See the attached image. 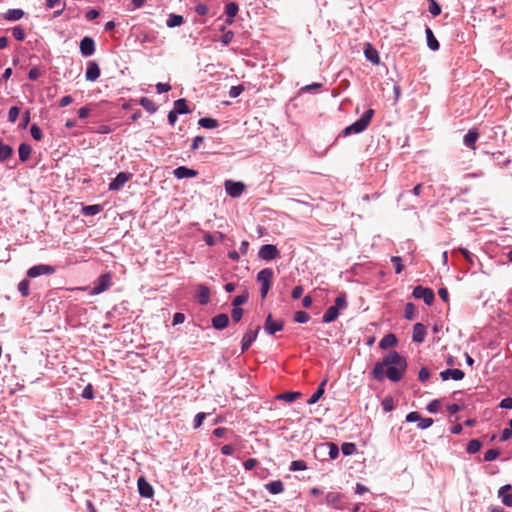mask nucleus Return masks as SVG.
Returning <instances> with one entry per match:
<instances>
[{"instance_id": "a211bd4d", "label": "nucleus", "mask_w": 512, "mask_h": 512, "mask_svg": "<svg viewBox=\"0 0 512 512\" xmlns=\"http://www.w3.org/2000/svg\"><path fill=\"white\" fill-rule=\"evenodd\" d=\"M46 7L48 9L56 8V10L53 13L54 17L60 16L63 11L65 10L66 3L63 0H47L46 1Z\"/></svg>"}, {"instance_id": "37998d69", "label": "nucleus", "mask_w": 512, "mask_h": 512, "mask_svg": "<svg viewBox=\"0 0 512 512\" xmlns=\"http://www.w3.org/2000/svg\"><path fill=\"white\" fill-rule=\"evenodd\" d=\"M306 469H307V465H306V462L303 460H295V461L291 462V465H290L291 471H301V470H306Z\"/></svg>"}, {"instance_id": "1a4fd4ad", "label": "nucleus", "mask_w": 512, "mask_h": 512, "mask_svg": "<svg viewBox=\"0 0 512 512\" xmlns=\"http://www.w3.org/2000/svg\"><path fill=\"white\" fill-rule=\"evenodd\" d=\"M284 327V321L283 320H273L272 315L269 314L266 318L265 324H264V330L270 334L273 335L278 331H281Z\"/></svg>"}, {"instance_id": "423d86ee", "label": "nucleus", "mask_w": 512, "mask_h": 512, "mask_svg": "<svg viewBox=\"0 0 512 512\" xmlns=\"http://www.w3.org/2000/svg\"><path fill=\"white\" fill-rule=\"evenodd\" d=\"M56 269L54 266L47 265V264H39L35 265L28 269L27 276L29 278H36L41 275H52L55 273Z\"/></svg>"}, {"instance_id": "052dcab7", "label": "nucleus", "mask_w": 512, "mask_h": 512, "mask_svg": "<svg viewBox=\"0 0 512 512\" xmlns=\"http://www.w3.org/2000/svg\"><path fill=\"white\" fill-rule=\"evenodd\" d=\"M430 377V372L429 370L426 368V367H422L419 371V374H418V379L421 381V382H425L429 379Z\"/></svg>"}, {"instance_id": "72a5a7b5", "label": "nucleus", "mask_w": 512, "mask_h": 512, "mask_svg": "<svg viewBox=\"0 0 512 512\" xmlns=\"http://www.w3.org/2000/svg\"><path fill=\"white\" fill-rule=\"evenodd\" d=\"M102 211V206L95 204V205H87L82 208V213L86 216H92L100 213Z\"/></svg>"}, {"instance_id": "2eb2a0df", "label": "nucleus", "mask_w": 512, "mask_h": 512, "mask_svg": "<svg viewBox=\"0 0 512 512\" xmlns=\"http://www.w3.org/2000/svg\"><path fill=\"white\" fill-rule=\"evenodd\" d=\"M464 376V372L460 369H446L440 373V377L443 381H446L449 378H452L455 381H459L462 380Z\"/></svg>"}, {"instance_id": "4468645a", "label": "nucleus", "mask_w": 512, "mask_h": 512, "mask_svg": "<svg viewBox=\"0 0 512 512\" xmlns=\"http://www.w3.org/2000/svg\"><path fill=\"white\" fill-rule=\"evenodd\" d=\"M100 76V67L95 61H90L87 65L86 70V80L87 81H96Z\"/></svg>"}, {"instance_id": "e2e57ef3", "label": "nucleus", "mask_w": 512, "mask_h": 512, "mask_svg": "<svg viewBox=\"0 0 512 512\" xmlns=\"http://www.w3.org/2000/svg\"><path fill=\"white\" fill-rule=\"evenodd\" d=\"M440 408V401L435 399L427 405V410L431 413H436Z\"/></svg>"}, {"instance_id": "7ed1b4c3", "label": "nucleus", "mask_w": 512, "mask_h": 512, "mask_svg": "<svg viewBox=\"0 0 512 512\" xmlns=\"http://www.w3.org/2000/svg\"><path fill=\"white\" fill-rule=\"evenodd\" d=\"M273 278H274V273H273V270L270 268H264L261 271H259L257 274V281L261 285L260 293H261V297L263 299L267 296V294L272 286Z\"/></svg>"}, {"instance_id": "c9c22d12", "label": "nucleus", "mask_w": 512, "mask_h": 512, "mask_svg": "<svg viewBox=\"0 0 512 512\" xmlns=\"http://www.w3.org/2000/svg\"><path fill=\"white\" fill-rule=\"evenodd\" d=\"M198 123L201 127L207 129H214L218 126L217 120L213 118H201Z\"/></svg>"}, {"instance_id": "39448f33", "label": "nucleus", "mask_w": 512, "mask_h": 512, "mask_svg": "<svg viewBox=\"0 0 512 512\" xmlns=\"http://www.w3.org/2000/svg\"><path fill=\"white\" fill-rule=\"evenodd\" d=\"M112 285L111 273H105L99 276L95 281L92 294H100L108 290Z\"/></svg>"}, {"instance_id": "f8f14e48", "label": "nucleus", "mask_w": 512, "mask_h": 512, "mask_svg": "<svg viewBox=\"0 0 512 512\" xmlns=\"http://www.w3.org/2000/svg\"><path fill=\"white\" fill-rule=\"evenodd\" d=\"M131 175L125 172H120L113 179V181L109 184V190L118 191L120 190L124 184L130 179Z\"/></svg>"}, {"instance_id": "3c124183", "label": "nucleus", "mask_w": 512, "mask_h": 512, "mask_svg": "<svg viewBox=\"0 0 512 512\" xmlns=\"http://www.w3.org/2000/svg\"><path fill=\"white\" fill-rule=\"evenodd\" d=\"M243 309L240 307H234L231 312V317L234 322H239L243 316Z\"/></svg>"}, {"instance_id": "09e8293b", "label": "nucleus", "mask_w": 512, "mask_h": 512, "mask_svg": "<svg viewBox=\"0 0 512 512\" xmlns=\"http://www.w3.org/2000/svg\"><path fill=\"white\" fill-rule=\"evenodd\" d=\"M19 113H20V109L18 107H16V106L11 107L8 112V120L11 123H14L17 120Z\"/></svg>"}, {"instance_id": "a19ab883", "label": "nucleus", "mask_w": 512, "mask_h": 512, "mask_svg": "<svg viewBox=\"0 0 512 512\" xmlns=\"http://www.w3.org/2000/svg\"><path fill=\"white\" fill-rule=\"evenodd\" d=\"M29 281L27 279H24L19 282L18 284V291L21 293L23 297L29 296Z\"/></svg>"}, {"instance_id": "bb28decb", "label": "nucleus", "mask_w": 512, "mask_h": 512, "mask_svg": "<svg viewBox=\"0 0 512 512\" xmlns=\"http://www.w3.org/2000/svg\"><path fill=\"white\" fill-rule=\"evenodd\" d=\"M265 487L271 494H279L284 490V485L280 480L269 482Z\"/></svg>"}, {"instance_id": "9d476101", "label": "nucleus", "mask_w": 512, "mask_h": 512, "mask_svg": "<svg viewBox=\"0 0 512 512\" xmlns=\"http://www.w3.org/2000/svg\"><path fill=\"white\" fill-rule=\"evenodd\" d=\"M260 331V326H256L255 329H248L242 338L241 350L242 352L247 351L252 343L256 340L258 333Z\"/></svg>"}, {"instance_id": "8fccbe9b", "label": "nucleus", "mask_w": 512, "mask_h": 512, "mask_svg": "<svg viewBox=\"0 0 512 512\" xmlns=\"http://www.w3.org/2000/svg\"><path fill=\"white\" fill-rule=\"evenodd\" d=\"M30 133H31V136L35 139V140H41L43 135H42V131L41 129L36 125V124H33L30 128Z\"/></svg>"}, {"instance_id": "f704fd0d", "label": "nucleus", "mask_w": 512, "mask_h": 512, "mask_svg": "<svg viewBox=\"0 0 512 512\" xmlns=\"http://www.w3.org/2000/svg\"><path fill=\"white\" fill-rule=\"evenodd\" d=\"M12 153H13L12 147H10L7 144H4L0 140V161H4V160L8 159L12 155Z\"/></svg>"}, {"instance_id": "774afa93", "label": "nucleus", "mask_w": 512, "mask_h": 512, "mask_svg": "<svg viewBox=\"0 0 512 512\" xmlns=\"http://www.w3.org/2000/svg\"><path fill=\"white\" fill-rule=\"evenodd\" d=\"M499 406L504 409H511L512 408V398L507 397L501 400Z\"/></svg>"}, {"instance_id": "a878e982", "label": "nucleus", "mask_w": 512, "mask_h": 512, "mask_svg": "<svg viewBox=\"0 0 512 512\" xmlns=\"http://www.w3.org/2000/svg\"><path fill=\"white\" fill-rule=\"evenodd\" d=\"M31 151H32V148L29 144L21 143L18 148L19 159L22 162L27 161L30 157Z\"/></svg>"}, {"instance_id": "864d4df0", "label": "nucleus", "mask_w": 512, "mask_h": 512, "mask_svg": "<svg viewBox=\"0 0 512 512\" xmlns=\"http://www.w3.org/2000/svg\"><path fill=\"white\" fill-rule=\"evenodd\" d=\"M225 12L229 17H234L238 12V6L235 3H229L226 5Z\"/></svg>"}, {"instance_id": "aec40b11", "label": "nucleus", "mask_w": 512, "mask_h": 512, "mask_svg": "<svg viewBox=\"0 0 512 512\" xmlns=\"http://www.w3.org/2000/svg\"><path fill=\"white\" fill-rule=\"evenodd\" d=\"M478 138H479L478 130L475 128L470 129L468 131V133L464 136L463 142L467 147L475 150L476 149L475 143L478 140Z\"/></svg>"}, {"instance_id": "69168bd1", "label": "nucleus", "mask_w": 512, "mask_h": 512, "mask_svg": "<svg viewBox=\"0 0 512 512\" xmlns=\"http://www.w3.org/2000/svg\"><path fill=\"white\" fill-rule=\"evenodd\" d=\"M420 419H421V415L415 411L408 413L406 416L407 422H418L419 423Z\"/></svg>"}, {"instance_id": "ea45409f", "label": "nucleus", "mask_w": 512, "mask_h": 512, "mask_svg": "<svg viewBox=\"0 0 512 512\" xmlns=\"http://www.w3.org/2000/svg\"><path fill=\"white\" fill-rule=\"evenodd\" d=\"M346 294L340 293L335 299V307H338V310L345 309L347 307Z\"/></svg>"}, {"instance_id": "0e129e2a", "label": "nucleus", "mask_w": 512, "mask_h": 512, "mask_svg": "<svg viewBox=\"0 0 512 512\" xmlns=\"http://www.w3.org/2000/svg\"><path fill=\"white\" fill-rule=\"evenodd\" d=\"M459 252L464 256L465 260L470 264H474L473 256L472 254L465 248H459Z\"/></svg>"}, {"instance_id": "4d7b16f0", "label": "nucleus", "mask_w": 512, "mask_h": 512, "mask_svg": "<svg viewBox=\"0 0 512 512\" xmlns=\"http://www.w3.org/2000/svg\"><path fill=\"white\" fill-rule=\"evenodd\" d=\"M205 418H206V413H204V412H200V413H198V414L195 416V418H194V424H193V427H194L195 429L199 428V427L202 425V423H203V421L205 420Z\"/></svg>"}, {"instance_id": "58836bf2", "label": "nucleus", "mask_w": 512, "mask_h": 512, "mask_svg": "<svg viewBox=\"0 0 512 512\" xmlns=\"http://www.w3.org/2000/svg\"><path fill=\"white\" fill-rule=\"evenodd\" d=\"M341 450L345 456H349L356 452V445L354 443L346 442L342 444Z\"/></svg>"}, {"instance_id": "7c9ffc66", "label": "nucleus", "mask_w": 512, "mask_h": 512, "mask_svg": "<svg viewBox=\"0 0 512 512\" xmlns=\"http://www.w3.org/2000/svg\"><path fill=\"white\" fill-rule=\"evenodd\" d=\"M24 16V12L21 9H9L5 13V19L9 21H16Z\"/></svg>"}, {"instance_id": "338daca9", "label": "nucleus", "mask_w": 512, "mask_h": 512, "mask_svg": "<svg viewBox=\"0 0 512 512\" xmlns=\"http://www.w3.org/2000/svg\"><path fill=\"white\" fill-rule=\"evenodd\" d=\"M303 292H304L303 286L298 285V286L294 287V289L292 290L291 296L293 299H299L302 296Z\"/></svg>"}, {"instance_id": "6e6d98bb", "label": "nucleus", "mask_w": 512, "mask_h": 512, "mask_svg": "<svg viewBox=\"0 0 512 512\" xmlns=\"http://www.w3.org/2000/svg\"><path fill=\"white\" fill-rule=\"evenodd\" d=\"M391 261H392V262L394 263V265H395V272H396L397 274H400V273L402 272L403 268H404V266H403V264H402V260H401V258H400V257H398V256H393V257L391 258Z\"/></svg>"}, {"instance_id": "c85d7f7f", "label": "nucleus", "mask_w": 512, "mask_h": 512, "mask_svg": "<svg viewBox=\"0 0 512 512\" xmlns=\"http://www.w3.org/2000/svg\"><path fill=\"white\" fill-rule=\"evenodd\" d=\"M140 105L151 114L157 111V105L155 102L147 97H142L140 99Z\"/></svg>"}, {"instance_id": "a18cd8bd", "label": "nucleus", "mask_w": 512, "mask_h": 512, "mask_svg": "<svg viewBox=\"0 0 512 512\" xmlns=\"http://www.w3.org/2000/svg\"><path fill=\"white\" fill-rule=\"evenodd\" d=\"M429 7L428 10L433 16H438L441 13V7L435 0H428Z\"/></svg>"}, {"instance_id": "6ab92c4d", "label": "nucleus", "mask_w": 512, "mask_h": 512, "mask_svg": "<svg viewBox=\"0 0 512 512\" xmlns=\"http://www.w3.org/2000/svg\"><path fill=\"white\" fill-rule=\"evenodd\" d=\"M173 174L176 178L183 179L195 177L197 176L198 172L185 166H180L173 171Z\"/></svg>"}, {"instance_id": "c03bdc74", "label": "nucleus", "mask_w": 512, "mask_h": 512, "mask_svg": "<svg viewBox=\"0 0 512 512\" xmlns=\"http://www.w3.org/2000/svg\"><path fill=\"white\" fill-rule=\"evenodd\" d=\"M310 319V316L305 311H297L294 315V321L298 323H306Z\"/></svg>"}, {"instance_id": "f03ea898", "label": "nucleus", "mask_w": 512, "mask_h": 512, "mask_svg": "<svg viewBox=\"0 0 512 512\" xmlns=\"http://www.w3.org/2000/svg\"><path fill=\"white\" fill-rule=\"evenodd\" d=\"M374 115L373 109H368L360 119L355 121L353 124L349 125L343 130V135L348 136L350 134H358L363 132L371 123L372 117Z\"/></svg>"}, {"instance_id": "13d9d810", "label": "nucleus", "mask_w": 512, "mask_h": 512, "mask_svg": "<svg viewBox=\"0 0 512 512\" xmlns=\"http://www.w3.org/2000/svg\"><path fill=\"white\" fill-rule=\"evenodd\" d=\"M82 397L85 398V399H93L94 398V391H93V387L91 384H88L83 392H82Z\"/></svg>"}, {"instance_id": "bf43d9fd", "label": "nucleus", "mask_w": 512, "mask_h": 512, "mask_svg": "<svg viewBox=\"0 0 512 512\" xmlns=\"http://www.w3.org/2000/svg\"><path fill=\"white\" fill-rule=\"evenodd\" d=\"M242 91H243L242 85L232 86L229 90V96L231 98H236L242 93Z\"/></svg>"}, {"instance_id": "ddd939ff", "label": "nucleus", "mask_w": 512, "mask_h": 512, "mask_svg": "<svg viewBox=\"0 0 512 512\" xmlns=\"http://www.w3.org/2000/svg\"><path fill=\"white\" fill-rule=\"evenodd\" d=\"M139 494L142 497L150 498L154 494L153 487L146 481L144 477H140L137 482Z\"/></svg>"}, {"instance_id": "dca6fc26", "label": "nucleus", "mask_w": 512, "mask_h": 512, "mask_svg": "<svg viewBox=\"0 0 512 512\" xmlns=\"http://www.w3.org/2000/svg\"><path fill=\"white\" fill-rule=\"evenodd\" d=\"M364 54L366 59L369 60L371 63L375 65H378L380 63L379 53L370 43L365 44Z\"/></svg>"}, {"instance_id": "b1692460", "label": "nucleus", "mask_w": 512, "mask_h": 512, "mask_svg": "<svg viewBox=\"0 0 512 512\" xmlns=\"http://www.w3.org/2000/svg\"><path fill=\"white\" fill-rule=\"evenodd\" d=\"M327 383V380H323L320 385L318 386L317 390L311 395V397L308 399L307 403L309 405L315 404L324 394L325 391V385Z\"/></svg>"}, {"instance_id": "9b49d317", "label": "nucleus", "mask_w": 512, "mask_h": 512, "mask_svg": "<svg viewBox=\"0 0 512 512\" xmlns=\"http://www.w3.org/2000/svg\"><path fill=\"white\" fill-rule=\"evenodd\" d=\"M80 52L83 56H91L95 52V42L91 37H84L80 42Z\"/></svg>"}, {"instance_id": "de8ad7c7", "label": "nucleus", "mask_w": 512, "mask_h": 512, "mask_svg": "<svg viewBox=\"0 0 512 512\" xmlns=\"http://www.w3.org/2000/svg\"><path fill=\"white\" fill-rule=\"evenodd\" d=\"M248 297H249V295H248L247 292H245V293H243L241 295L236 296L233 299V302H232L233 306L234 307H239L240 305L244 304L248 300Z\"/></svg>"}, {"instance_id": "473e14b6", "label": "nucleus", "mask_w": 512, "mask_h": 512, "mask_svg": "<svg viewBox=\"0 0 512 512\" xmlns=\"http://www.w3.org/2000/svg\"><path fill=\"white\" fill-rule=\"evenodd\" d=\"M174 111L179 114L189 113L187 101L185 99H178L174 102Z\"/></svg>"}, {"instance_id": "393cba45", "label": "nucleus", "mask_w": 512, "mask_h": 512, "mask_svg": "<svg viewBox=\"0 0 512 512\" xmlns=\"http://www.w3.org/2000/svg\"><path fill=\"white\" fill-rule=\"evenodd\" d=\"M396 344H397L396 336L394 334H387L381 339L379 346L382 349H388V348L395 346Z\"/></svg>"}, {"instance_id": "cd10ccee", "label": "nucleus", "mask_w": 512, "mask_h": 512, "mask_svg": "<svg viewBox=\"0 0 512 512\" xmlns=\"http://www.w3.org/2000/svg\"><path fill=\"white\" fill-rule=\"evenodd\" d=\"M425 32H426L428 47L431 50H433V51L438 50L439 49V42L435 38L432 30L429 27H427Z\"/></svg>"}, {"instance_id": "4be33fe9", "label": "nucleus", "mask_w": 512, "mask_h": 512, "mask_svg": "<svg viewBox=\"0 0 512 512\" xmlns=\"http://www.w3.org/2000/svg\"><path fill=\"white\" fill-rule=\"evenodd\" d=\"M197 298L200 304L206 305L210 301V290L205 285H199L197 290Z\"/></svg>"}, {"instance_id": "6e6552de", "label": "nucleus", "mask_w": 512, "mask_h": 512, "mask_svg": "<svg viewBox=\"0 0 512 512\" xmlns=\"http://www.w3.org/2000/svg\"><path fill=\"white\" fill-rule=\"evenodd\" d=\"M258 255L262 260L269 261L279 256V250L275 245L265 244L261 246Z\"/></svg>"}, {"instance_id": "5701e85b", "label": "nucleus", "mask_w": 512, "mask_h": 512, "mask_svg": "<svg viewBox=\"0 0 512 512\" xmlns=\"http://www.w3.org/2000/svg\"><path fill=\"white\" fill-rule=\"evenodd\" d=\"M339 315V310H338V307H335L334 305L329 307L326 312L324 313L323 317H322V321L324 323H330V322H333L337 319Z\"/></svg>"}, {"instance_id": "0eeeda50", "label": "nucleus", "mask_w": 512, "mask_h": 512, "mask_svg": "<svg viewBox=\"0 0 512 512\" xmlns=\"http://www.w3.org/2000/svg\"><path fill=\"white\" fill-rule=\"evenodd\" d=\"M245 188L246 186L243 182L225 181V190L230 197L237 198L241 196Z\"/></svg>"}, {"instance_id": "4c0bfd02", "label": "nucleus", "mask_w": 512, "mask_h": 512, "mask_svg": "<svg viewBox=\"0 0 512 512\" xmlns=\"http://www.w3.org/2000/svg\"><path fill=\"white\" fill-rule=\"evenodd\" d=\"M300 396H301L300 392H286V393L278 395L277 397L279 399H283V400H285L287 402H293L297 398H299Z\"/></svg>"}, {"instance_id": "49530a36", "label": "nucleus", "mask_w": 512, "mask_h": 512, "mask_svg": "<svg viewBox=\"0 0 512 512\" xmlns=\"http://www.w3.org/2000/svg\"><path fill=\"white\" fill-rule=\"evenodd\" d=\"M500 455V451L497 449H489L484 454V460L487 462L493 461Z\"/></svg>"}, {"instance_id": "412c9836", "label": "nucleus", "mask_w": 512, "mask_h": 512, "mask_svg": "<svg viewBox=\"0 0 512 512\" xmlns=\"http://www.w3.org/2000/svg\"><path fill=\"white\" fill-rule=\"evenodd\" d=\"M229 318L226 314L221 313L212 318V325L217 330H222L227 327Z\"/></svg>"}, {"instance_id": "f3484780", "label": "nucleus", "mask_w": 512, "mask_h": 512, "mask_svg": "<svg viewBox=\"0 0 512 512\" xmlns=\"http://www.w3.org/2000/svg\"><path fill=\"white\" fill-rule=\"evenodd\" d=\"M426 337V327L422 323H416L413 326L412 340L416 343H422Z\"/></svg>"}, {"instance_id": "2f4dec72", "label": "nucleus", "mask_w": 512, "mask_h": 512, "mask_svg": "<svg viewBox=\"0 0 512 512\" xmlns=\"http://www.w3.org/2000/svg\"><path fill=\"white\" fill-rule=\"evenodd\" d=\"M184 23V18L181 15L170 14L169 18L166 22L167 26L170 28L180 26Z\"/></svg>"}, {"instance_id": "5fc2aeb1", "label": "nucleus", "mask_w": 512, "mask_h": 512, "mask_svg": "<svg viewBox=\"0 0 512 512\" xmlns=\"http://www.w3.org/2000/svg\"><path fill=\"white\" fill-rule=\"evenodd\" d=\"M384 411L389 412L394 408V401L391 397H385L382 401Z\"/></svg>"}, {"instance_id": "e433bc0d", "label": "nucleus", "mask_w": 512, "mask_h": 512, "mask_svg": "<svg viewBox=\"0 0 512 512\" xmlns=\"http://www.w3.org/2000/svg\"><path fill=\"white\" fill-rule=\"evenodd\" d=\"M481 442L478 439L471 440L467 445V452L470 454H474L481 449Z\"/></svg>"}, {"instance_id": "20e7f679", "label": "nucleus", "mask_w": 512, "mask_h": 512, "mask_svg": "<svg viewBox=\"0 0 512 512\" xmlns=\"http://www.w3.org/2000/svg\"><path fill=\"white\" fill-rule=\"evenodd\" d=\"M413 296L417 299H423L426 305H432L435 299L433 290L421 285H418L414 288Z\"/></svg>"}, {"instance_id": "79ce46f5", "label": "nucleus", "mask_w": 512, "mask_h": 512, "mask_svg": "<svg viewBox=\"0 0 512 512\" xmlns=\"http://www.w3.org/2000/svg\"><path fill=\"white\" fill-rule=\"evenodd\" d=\"M416 308L413 303H407L405 306L404 315L408 320H413L415 318Z\"/></svg>"}, {"instance_id": "680f3d73", "label": "nucleus", "mask_w": 512, "mask_h": 512, "mask_svg": "<svg viewBox=\"0 0 512 512\" xmlns=\"http://www.w3.org/2000/svg\"><path fill=\"white\" fill-rule=\"evenodd\" d=\"M433 424V419L432 418H422L420 419L419 423H418V427L420 429H427L429 428L431 425Z\"/></svg>"}, {"instance_id": "603ef678", "label": "nucleus", "mask_w": 512, "mask_h": 512, "mask_svg": "<svg viewBox=\"0 0 512 512\" xmlns=\"http://www.w3.org/2000/svg\"><path fill=\"white\" fill-rule=\"evenodd\" d=\"M13 36L15 39L22 41L25 38V31L20 26H16L12 29Z\"/></svg>"}, {"instance_id": "f257e3e1", "label": "nucleus", "mask_w": 512, "mask_h": 512, "mask_svg": "<svg viewBox=\"0 0 512 512\" xmlns=\"http://www.w3.org/2000/svg\"><path fill=\"white\" fill-rule=\"evenodd\" d=\"M406 360L396 351H391L381 362H377L372 370L373 377L382 381L385 377L393 382L402 379L406 370Z\"/></svg>"}, {"instance_id": "c756f323", "label": "nucleus", "mask_w": 512, "mask_h": 512, "mask_svg": "<svg viewBox=\"0 0 512 512\" xmlns=\"http://www.w3.org/2000/svg\"><path fill=\"white\" fill-rule=\"evenodd\" d=\"M322 448L328 450V455L331 459H336L339 456V448L333 442H326L321 445Z\"/></svg>"}]
</instances>
